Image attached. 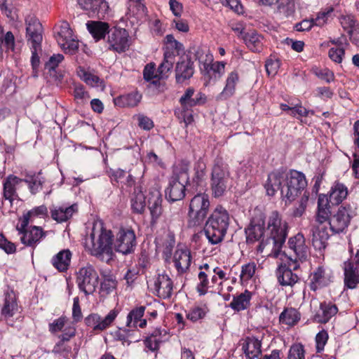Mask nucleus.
I'll return each instance as SVG.
<instances>
[{
	"mask_svg": "<svg viewBox=\"0 0 359 359\" xmlns=\"http://www.w3.org/2000/svg\"><path fill=\"white\" fill-rule=\"evenodd\" d=\"M306 186L307 181L304 174L295 170L289 172L275 170L269 174L264 183L268 196H273L280 191L281 198L285 203L294 201Z\"/></svg>",
	"mask_w": 359,
	"mask_h": 359,
	"instance_id": "nucleus-1",
	"label": "nucleus"
},
{
	"mask_svg": "<svg viewBox=\"0 0 359 359\" xmlns=\"http://www.w3.org/2000/svg\"><path fill=\"white\" fill-rule=\"evenodd\" d=\"M113 234L110 230L103 227L102 222L93 223L91 231L85 238L84 245L91 255L101 257L103 255H112Z\"/></svg>",
	"mask_w": 359,
	"mask_h": 359,
	"instance_id": "nucleus-2",
	"label": "nucleus"
},
{
	"mask_svg": "<svg viewBox=\"0 0 359 359\" xmlns=\"http://www.w3.org/2000/svg\"><path fill=\"white\" fill-rule=\"evenodd\" d=\"M230 223L228 211L221 205L217 206L208 218L204 233L211 245L220 243L224 238Z\"/></svg>",
	"mask_w": 359,
	"mask_h": 359,
	"instance_id": "nucleus-3",
	"label": "nucleus"
},
{
	"mask_svg": "<svg viewBox=\"0 0 359 359\" xmlns=\"http://www.w3.org/2000/svg\"><path fill=\"white\" fill-rule=\"evenodd\" d=\"M267 229L270 232V236L266 243L263 240L259 242L257 251L262 252L265 245L271 243L273 250L278 255L287 236V223L282 220L277 211H273L269 217Z\"/></svg>",
	"mask_w": 359,
	"mask_h": 359,
	"instance_id": "nucleus-4",
	"label": "nucleus"
},
{
	"mask_svg": "<svg viewBox=\"0 0 359 359\" xmlns=\"http://www.w3.org/2000/svg\"><path fill=\"white\" fill-rule=\"evenodd\" d=\"M231 181L229 165L222 158L214 161L210 173L212 194L218 198L224 194Z\"/></svg>",
	"mask_w": 359,
	"mask_h": 359,
	"instance_id": "nucleus-5",
	"label": "nucleus"
},
{
	"mask_svg": "<svg viewBox=\"0 0 359 359\" xmlns=\"http://www.w3.org/2000/svg\"><path fill=\"white\" fill-rule=\"evenodd\" d=\"M209 196L198 194L190 201L188 211V225L189 227L201 226L203 224L210 209Z\"/></svg>",
	"mask_w": 359,
	"mask_h": 359,
	"instance_id": "nucleus-6",
	"label": "nucleus"
},
{
	"mask_svg": "<svg viewBox=\"0 0 359 359\" xmlns=\"http://www.w3.org/2000/svg\"><path fill=\"white\" fill-rule=\"evenodd\" d=\"M26 25L27 41L31 43V64L34 71H36L40 64L39 53L41 51V24L37 19L30 18L29 20H26Z\"/></svg>",
	"mask_w": 359,
	"mask_h": 359,
	"instance_id": "nucleus-7",
	"label": "nucleus"
},
{
	"mask_svg": "<svg viewBox=\"0 0 359 359\" xmlns=\"http://www.w3.org/2000/svg\"><path fill=\"white\" fill-rule=\"evenodd\" d=\"M281 259L282 262L276 270L278 282L282 286L292 287L299 280V276L293 273V271L297 270L299 265L295 262V259H293L291 255L287 256L285 254V259L283 257Z\"/></svg>",
	"mask_w": 359,
	"mask_h": 359,
	"instance_id": "nucleus-8",
	"label": "nucleus"
},
{
	"mask_svg": "<svg viewBox=\"0 0 359 359\" xmlns=\"http://www.w3.org/2000/svg\"><path fill=\"white\" fill-rule=\"evenodd\" d=\"M76 283L86 295L93 294L99 284V276L94 267L87 264L80 268L76 273Z\"/></svg>",
	"mask_w": 359,
	"mask_h": 359,
	"instance_id": "nucleus-9",
	"label": "nucleus"
},
{
	"mask_svg": "<svg viewBox=\"0 0 359 359\" xmlns=\"http://www.w3.org/2000/svg\"><path fill=\"white\" fill-rule=\"evenodd\" d=\"M355 215L354 208L349 204L341 205L329 219L330 229L334 233L343 232Z\"/></svg>",
	"mask_w": 359,
	"mask_h": 359,
	"instance_id": "nucleus-10",
	"label": "nucleus"
},
{
	"mask_svg": "<svg viewBox=\"0 0 359 359\" xmlns=\"http://www.w3.org/2000/svg\"><path fill=\"white\" fill-rule=\"evenodd\" d=\"M118 313L117 309H114L104 318L98 313H90L85 318L84 323L86 326L92 328L95 333H100L111 325Z\"/></svg>",
	"mask_w": 359,
	"mask_h": 359,
	"instance_id": "nucleus-11",
	"label": "nucleus"
},
{
	"mask_svg": "<svg viewBox=\"0 0 359 359\" xmlns=\"http://www.w3.org/2000/svg\"><path fill=\"white\" fill-rule=\"evenodd\" d=\"M136 245V236L133 230L122 228L118 231L114 242V248L118 252L123 255L133 253Z\"/></svg>",
	"mask_w": 359,
	"mask_h": 359,
	"instance_id": "nucleus-12",
	"label": "nucleus"
},
{
	"mask_svg": "<svg viewBox=\"0 0 359 359\" xmlns=\"http://www.w3.org/2000/svg\"><path fill=\"white\" fill-rule=\"evenodd\" d=\"M55 39L65 53L74 54L79 48V41L74 39L73 32L66 22L60 25Z\"/></svg>",
	"mask_w": 359,
	"mask_h": 359,
	"instance_id": "nucleus-13",
	"label": "nucleus"
},
{
	"mask_svg": "<svg viewBox=\"0 0 359 359\" xmlns=\"http://www.w3.org/2000/svg\"><path fill=\"white\" fill-rule=\"evenodd\" d=\"M21 221L16 226L18 234L20 236V241L26 246L35 248L41 241L46 237V232L37 226H25L21 229Z\"/></svg>",
	"mask_w": 359,
	"mask_h": 359,
	"instance_id": "nucleus-14",
	"label": "nucleus"
},
{
	"mask_svg": "<svg viewBox=\"0 0 359 359\" xmlns=\"http://www.w3.org/2000/svg\"><path fill=\"white\" fill-rule=\"evenodd\" d=\"M109 49L118 53H123L130 47L128 32L123 28L113 27L108 35Z\"/></svg>",
	"mask_w": 359,
	"mask_h": 359,
	"instance_id": "nucleus-15",
	"label": "nucleus"
},
{
	"mask_svg": "<svg viewBox=\"0 0 359 359\" xmlns=\"http://www.w3.org/2000/svg\"><path fill=\"white\" fill-rule=\"evenodd\" d=\"M288 252L284 251L283 255L285 258V254L291 255L293 259L298 263V260L303 262L306 259L309 255V248L305 243V238L301 233L291 237L288 241Z\"/></svg>",
	"mask_w": 359,
	"mask_h": 359,
	"instance_id": "nucleus-16",
	"label": "nucleus"
},
{
	"mask_svg": "<svg viewBox=\"0 0 359 359\" xmlns=\"http://www.w3.org/2000/svg\"><path fill=\"white\" fill-rule=\"evenodd\" d=\"M79 4L90 15L97 16L99 18H104L109 8L105 0H79Z\"/></svg>",
	"mask_w": 359,
	"mask_h": 359,
	"instance_id": "nucleus-17",
	"label": "nucleus"
},
{
	"mask_svg": "<svg viewBox=\"0 0 359 359\" xmlns=\"http://www.w3.org/2000/svg\"><path fill=\"white\" fill-rule=\"evenodd\" d=\"M312 238L311 242L313 248L319 251L325 250L330 234L327 228L323 223H319L316 226H313L311 230Z\"/></svg>",
	"mask_w": 359,
	"mask_h": 359,
	"instance_id": "nucleus-18",
	"label": "nucleus"
},
{
	"mask_svg": "<svg viewBox=\"0 0 359 359\" xmlns=\"http://www.w3.org/2000/svg\"><path fill=\"white\" fill-rule=\"evenodd\" d=\"M18 310L16 294L13 290L8 288L4 292V304L1 308V318L8 320Z\"/></svg>",
	"mask_w": 359,
	"mask_h": 359,
	"instance_id": "nucleus-19",
	"label": "nucleus"
},
{
	"mask_svg": "<svg viewBox=\"0 0 359 359\" xmlns=\"http://www.w3.org/2000/svg\"><path fill=\"white\" fill-rule=\"evenodd\" d=\"M162 198L161 193L154 189L149 191L148 196V208L151 215V224L154 225L157 223L158 219L163 212Z\"/></svg>",
	"mask_w": 359,
	"mask_h": 359,
	"instance_id": "nucleus-20",
	"label": "nucleus"
},
{
	"mask_svg": "<svg viewBox=\"0 0 359 359\" xmlns=\"http://www.w3.org/2000/svg\"><path fill=\"white\" fill-rule=\"evenodd\" d=\"M184 182L180 180V177H172L165 191V198L171 202L183 199L185 196Z\"/></svg>",
	"mask_w": 359,
	"mask_h": 359,
	"instance_id": "nucleus-21",
	"label": "nucleus"
},
{
	"mask_svg": "<svg viewBox=\"0 0 359 359\" xmlns=\"http://www.w3.org/2000/svg\"><path fill=\"white\" fill-rule=\"evenodd\" d=\"M242 351L247 359H255L262 354V340L254 336L243 339Z\"/></svg>",
	"mask_w": 359,
	"mask_h": 359,
	"instance_id": "nucleus-22",
	"label": "nucleus"
},
{
	"mask_svg": "<svg viewBox=\"0 0 359 359\" xmlns=\"http://www.w3.org/2000/svg\"><path fill=\"white\" fill-rule=\"evenodd\" d=\"M173 284L168 275L159 274L154 282V290L158 297L162 299L170 298L172 293Z\"/></svg>",
	"mask_w": 359,
	"mask_h": 359,
	"instance_id": "nucleus-23",
	"label": "nucleus"
},
{
	"mask_svg": "<svg viewBox=\"0 0 359 359\" xmlns=\"http://www.w3.org/2000/svg\"><path fill=\"white\" fill-rule=\"evenodd\" d=\"M191 252L187 248L177 249L173 255V262L179 273H186L191 264Z\"/></svg>",
	"mask_w": 359,
	"mask_h": 359,
	"instance_id": "nucleus-24",
	"label": "nucleus"
},
{
	"mask_svg": "<svg viewBox=\"0 0 359 359\" xmlns=\"http://www.w3.org/2000/svg\"><path fill=\"white\" fill-rule=\"evenodd\" d=\"M264 233V221L262 219H253L245 229L246 241L248 243H255L260 241Z\"/></svg>",
	"mask_w": 359,
	"mask_h": 359,
	"instance_id": "nucleus-25",
	"label": "nucleus"
},
{
	"mask_svg": "<svg viewBox=\"0 0 359 359\" xmlns=\"http://www.w3.org/2000/svg\"><path fill=\"white\" fill-rule=\"evenodd\" d=\"M170 335L165 329L156 328L144 340V344L151 351L159 348L160 344L169 339Z\"/></svg>",
	"mask_w": 359,
	"mask_h": 359,
	"instance_id": "nucleus-26",
	"label": "nucleus"
},
{
	"mask_svg": "<svg viewBox=\"0 0 359 359\" xmlns=\"http://www.w3.org/2000/svg\"><path fill=\"white\" fill-rule=\"evenodd\" d=\"M194 88H189L180 97V103L184 111L205 102V97L203 94L198 93L194 95Z\"/></svg>",
	"mask_w": 359,
	"mask_h": 359,
	"instance_id": "nucleus-27",
	"label": "nucleus"
},
{
	"mask_svg": "<svg viewBox=\"0 0 359 359\" xmlns=\"http://www.w3.org/2000/svg\"><path fill=\"white\" fill-rule=\"evenodd\" d=\"M194 73V62L189 58L178 62L175 68V78L177 83L189 79Z\"/></svg>",
	"mask_w": 359,
	"mask_h": 359,
	"instance_id": "nucleus-28",
	"label": "nucleus"
},
{
	"mask_svg": "<svg viewBox=\"0 0 359 359\" xmlns=\"http://www.w3.org/2000/svg\"><path fill=\"white\" fill-rule=\"evenodd\" d=\"M86 27L95 41L104 39L111 30L109 24L102 21L90 20L86 23Z\"/></svg>",
	"mask_w": 359,
	"mask_h": 359,
	"instance_id": "nucleus-29",
	"label": "nucleus"
},
{
	"mask_svg": "<svg viewBox=\"0 0 359 359\" xmlns=\"http://www.w3.org/2000/svg\"><path fill=\"white\" fill-rule=\"evenodd\" d=\"M199 273L198 274V283L196 286V290L200 296L205 295L210 286L209 277L212 274L211 267L208 264H204L199 266Z\"/></svg>",
	"mask_w": 359,
	"mask_h": 359,
	"instance_id": "nucleus-30",
	"label": "nucleus"
},
{
	"mask_svg": "<svg viewBox=\"0 0 359 359\" xmlns=\"http://www.w3.org/2000/svg\"><path fill=\"white\" fill-rule=\"evenodd\" d=\"M145 306H140L132 309L127 316L126 327L129 328H144L147 325V320L143 319Z\"/></svg>",
	"mask_w": 359,
	"mask_h": 359,
	"instance_id": "nucleus-31",
	"label": "nucleus"
},
{
	"mask_svg": "<svg viewBox=\"0 0 359 359\" xmlns=\"http://www.w3.org/2000/svg\"><path fill=\"white\" fill-rule=\"evenodd\" d=\"M330 204L331 202H330L327 195H318V207L316 215V220L317 222L324 223L329 219L331 215Z\"/></svg>",
	"mask_w": 359,
	"mask_h": 359,
	"instance_id": "nucleus-32",
	"label": "nucleus"
},
{
	"mask_svg": "<svg viewBox=\"0 0 359 359\" xmlns=\"http://www.w3.org/2000/svg\"><path fill=\"white\" fill-rule=\"evenodd\" d=\"M337 312L338 308L335 304L324 302L320 303L319 310L314 316V319L317 323H326Z\"/></svg>",
	"mask_w": 359,
	"mask_h": 359,
	"instance_id": "nucleus-33",
	"label": "nucleus"
},
{
	"mask_svg": "<svg viewBox=\"0 0 359 359\" xmlns=\"http://www.w3.org/2000/svg\"><path fill=\"white\" fill-rule=\"evenodd\" d=\"M226 62H212L208 67V71H205L202 73L206 79V85L211 82H216L220 79L225 72Z\"/></svg>",
	"mask_w": 359,
	"mask_h": 359,
	"instance_id": "nucleus-34",
	"label": "nucleus"
},
{
	"mask_svg": "<svg viewBox=\"0 0 359 359\" xmlns=\"http://www.w3.org/2000/svg\"><path fill=\"white\" fill-rule=\"evenodd\" d=\"M344 285L349 289H354L359 284V269L353 267V264L344 263Z\"/></svg>",
	"mask_w": 359,
	"mask_h": 359,
	"instance_id": "nucleus-35",
	"label": "nucleus"
},
{
	"mask_svg": "<svg viewBox=\"0 0 359 359\" xmlns=\"http://www.w3.org/2000/svg\"><path fill=\"white\" fill-rule=\"evenodd\" d=\"M340 23L348 33L350 39L358 43L357 37L359 29V23H358L355 17L351 15H344L340 18Z\"/></svg>",
	"mask_w": 359,
	"mask_h": 359,
	"instance_id": "nucleus-36",
	"label": "nucleus"
},
{
	"mask_svg": "<svg viewBox=\"0 0 359 359\" xmlns=\"http://www.w3.org/2000/svg\"><path fill=\"white\" fill-rule=\"evenodd\" d=\"M77 211V205L73 204L69 206H59L51 210L52 218L57 222L62 223L70 219L74 213Z\"/></svg>",
	"mask_w": 359,
	"mask_h": 359,
	"instance_id": "nucleus-37",
	"label": "nucleus"
},
{
	"mask_svg": "<svg viewBox=\"0 0 359 359\" xmlns=\"http://www.w3.org/2000/svg\"><path fill=\"white\" fill-rule=\"evenodd\" d=\"M72 252L69 250H62L56 254L51 260L53 266L60 272L66 271L70 264Z\"/></svg>",
	"mask_w": 359,
	"mask_h": 359,
	"instance_id": "nucleus-38",
	"label": "nucleus"
},
{
	"mask_svg": "<svg viewBox=\"0 0 359 359\" xmlns=\"http://www.w3.org/2000/svg\"><path fill=\"white\" fill-rule=\"evenodd\" d=\"M252 292L246 290L244 292L233 296L229 307L237 312L245 310L250 306Z\"/></svg>",
	"mask_w": 359,
	"mask_h": 359,
	"instance_id": "nucleus-39",
	"label": "nucleus"
},
{
	"mask_svg": "<svg viewBox=\"0 0 359 359\" xmlns=\"http://www.w3.org/2000/svg\"><path fill=\"white\" fill-rule=\"evenodd\" d=\"M238 80L239 76L236 71H233L229 73L226 80V85L223 90L218 95V99L226 100L231 97L235 93L236 86Z\"/></svg>",
	"mask_w": 359,
	"mask_h": 359,
	"instance_id": "nucleus-40",
	"label": "nucleus"
},
{
	"mask_svg": "<svg viewBox=\"0 0 359 359\" xmlns=\"http://www.w3.org/2000/svg\"><path fill=\"white\" fill-rule=\"evenodd\" d=\"M347 195V187L342 183L337 182L331 187L328 199L332 205H337L341 203Z\"/></svg>",
	"mask_w": 359,
	"mask_h": 359,
	"instance_id": "nucleus-41",
	"label": "nucleus"
},
{
	"mask_svg": "<svg viewBox=\"0 0 359 359\" xmlns=\"http://www.w3.org/2000/svg\"><path fill=\"white\" fill-rule=\"evenodd\" d=\"M22 180L10 175L4 182V198L8 200L11 203L14 200L16 195V186L19 184Z\"/></svg>",
	"mask_w": 359,
	"mask_h": 359,
	"instance_id": "nucleus-42",
	"label": "nucleus"
},
{
	"mask_svg": "<svg viewBox=\"0 0 359 359\" xmlns=\"http://www.w3.org/2000/svg\"><path fill=\"white\" fill-rule=\"evenodd\" d=\"M184 52L182 43L177 41L172 34L165 36V46L163 55H169L170 57L175 58L177 55Z\"/></svg>",
	"mask_w": 359,
	"mask_h": 359,
	"instance_id": "nucleus-43",
	"label": "nucleus"
},
{
	"mask_svg": "<svg viewBox=\"0 0 359 359\" xmlns=\"http://www.w3.org/2000/svg\"><path fill=\"white\" fill-rule=\"evenodd\" d=\"M248 48L253 52H260L263 48L264 38L255 31L249 32L243 36Z\"/></svg>",
	"mask_w": 359,
	"mask_h": 359,
	"instance_id": "nucleus-44",
	"label": "nucleus"
},
{
	"mask_svg": "<svg viewBox=\"0 0 359 359\" xmlns=\"http://www.w3.org/2000/svg\"><path fill=\"white\" fill-rule=\"evenodd\" d=\"M48 215V209L46 205H40L34 208L25 214L20 219L21 221V229L27 226L29 222H32L36 217L43 218Z\"/></svg>",
	"mask_w": 359,
	"mask_h": 359,
	"instance_id": "nucleus-45",
	"label": "nucleus"
},
{
	"mask_svg": "<svg viewBox=\"0 0 359 359\" xmlns=\"http://www.w3.org/2000/svg\"><path fill=\"white\" fill-rule=\"evenodd\" d=\"M142 99V95L137 92L120 95L114 99V104L121 107H133L137 106Z\"/></svg>",
	"mask_w": 359,
	"mask_h": 359,
	"instance_id": "nucleus-46",
	"label": "nucleus"
},
{
	"mask_svg": "<svg viewBox=\"0 0 359 359\" xmlns=\"http://www.w3.org/2000/svg\"><path fill=\"white\" fill-rule=\"evenodd\" d=\"M145 198L142 187H135L131 198V208L134 212L141 214L144 212L146 206Z\"/></svg>",
	"mask_w": 359,
	"mask_h": 359,
	"instance_id": "nucleus-47",
	"label": "nucleus"
},
{
	"mask_svg": "<svg viewBox=\"0 0 359 359\" xmlns=\"http://www.w3.org/2000/svg\"><path fill=\"white\" fill-rule=\"evenodd\" d=\"M195 57L199 62L201 74L208 71V67L213 62V55L208 48L198 47L195 52Z\"/></svg>",
	"mask_w": 359,
	"mask_h": 359,
	"instance_id": "nucleus-48",
	"label": "nucleus"
},
{
	"mask_svg": "<svg viewBox=\"0 0 359 359\" xmlns=\"http://www.w3.org/2000/svg\"><path fill=\"white\" fill-rule=\"evenodd\" d=\"M301 314L294 308H285L280 314L279 321L282 324L290 326L296 325L300 320Z\"/></svg>",
	"mask_w": 359,
	"mask_h": 359,
	"instance_id": "nucleus-49",
	"label": "nucleus"
},
{
	"mask_svg": "<svg viewBox=\"0 0 359 359\" xmlns=\"http://www.w3.org/2000/svg\"><path fill=\"white\" fill-rule=\"evenodd\" d=\"M327 283L328 280L325 277V269L320 266L311 274L309 287L311 290L316 291L327 285Z\"/></svg>",
	"mask_w": 359,
	"mask_h": 359,
	"instance_id": "nucleus-50",
	"label": "nucleus"
},
{
	"mask_svg": "<svg viewBox=\"0 0 359 359\" xmlns=\"http://www.w3.org/2000/svg\"><path fill=\"white\" fill-rule=\"evenodd\" d=\"M163 56V60L158 68L159 79L168 77L167 74L172 69L175 61V59L170 57L169 55Z\"/></svg>",
	"mask_w": 359,
	"mask_h": 359,
	"instance_id": "nucleus-51",
	"label": "nucleus"
},
{
	"mask_svg": "<svg viewBox=\"0 0 359 359\" xmlns=\"http://www.w3.org/2000/svg\"><path fill=\"white\" fill-rule=\"evenodd\" d=\"M15 48V37L11 32H7L5 35L0 37V50L8 52L13 50Z\"/></svg>",
	"mask_w": 359,
	"mask_h": 359,
	"instance_id": "nucleus-52",
	"label": "nucleus"
},
{
	"mask_svg": "<svg viewBox=\"0 0 359 359\" xmlns=\"http://www.w3.org/2000/svg\"><path fill=\"white\" fill-rule=\"evenodd\" d=\"M76 334V328L74 326H69L65 328L63 333L59 336L60 341L55 346L53 351L61 352L62 344L69 341Z\"/></svg>",
	"mask_w": 359,
	"mask_h": 359,
	"instance_id": "nucleus-53",
	"label": "nucleus"
},
{
	"mask_svg": "<svg viewBox=\"0 0 359 359\" xmlns=\"http://www.w3.org/2000/svg\"><path fill=\"white\" fill-rule=\"evenodd\" d=\"M277 11L279 13L287 17L294 11V3L292 0H278Z\"/></svg>",
	"mask_w": 359,
	"mask_h": 359,
	"instance_id": "nucleus-54",
	"label": "nucleus"
},
{
	"mask_svg": "<svg viewBox=\"0 0 359 359\" xmlns=\"http://www.w3.org/2000/svg\"><path fill=\"white\" fill-rule=\"evenodd\" d=\"M134 333V330L128 328H118L114 333V338L116 341H120L124 345L127 344V345H130L131 341L128 339L130 338Z\"/></svg>",
	"mask_w": 359,
	"mask_h": 359,
	"instance_id": "nucleus-55",
	"label": "nucleus"
},
{
	"mask_svg": "<svg viewBox=\"0 0 359 359\" xmlns=\"http://www.w3.org/2000/svg\"><path fill=\"white\" fill-rule=\"evenodd\" d=\"M206 164L202 159H199L196 161L194 165V181L198 185L203 180L205 176Z\"/></svg>",
	"mask_w": 359,
	"mask_h": 359,
	"instance_id": "nucleus-56",
	"label": "nucleus"
},
{
	"mask_svg": "<svg viewBox=\"0 0 359 359\" xmlns=\"http://www.w3.org/2000/svg\"><path fill=\"white\" fill-rule=\"evenodd\" d=\"M79 75L86 84L92 87L98 86L99 83L101 82L100 79L97 76L86 72L83 69H80Z\"/></svg>",
	"mask_w": 359,
	"mask_h": 359,
	"instance_id": "nucleus-57",
	"label": "nucleus"
},
{
	"mask_svg": "<svg viewBox=\"0 0 359 359\" xmlns=\"http://www.w3.org/2000/svg\"><path fill=\"white\" fill-rule=\"evenodd\" d=\"M256 270L254 262L248 263L242 266L240 278L241 281H248L253 277Z\"/></svg>",
	"mask_w": 359,
	"mask_h": 359,
	"instance_id": "nucleus-58",
	"label": "nucleus"
},
{
	"mask_svg": "<svg viewBox=\"0 0 359 359\" xmlns=\"http://www.w3.org/2000/svg\"><path fill=\"white\" fill-rule=\"evenodd\" d=\"M305 351L301 344H294L289 349L288 359H304Z\"/></svg>",
	"mask_w": 359,
	"mask_h": 359,
	"instance_id": "nucleus-59",
	"label": "nucleus"
},
{
	"mask_svg": "<svg viewBox=\"0 0 359 359\" xmlns=\"http://www.w3.org/2000/svg\"><path fill=\"white\" fill-rule=\"evenodd\" d=\"M333 12L332 8H328L325 11L319 12L316 18H313V22L316 26L323 27L325 25L330 18H331Z\"/></svg>",
	"mask_w": 359,
	"mask_h": 359,
	"instance_id": "nucleus-60",
	"label": "nucleus"
},
{
	"mask_svg": "<svg viewBox=\"0 0 359 359\" xmlns=\"http://www.w3.org/2000/svg\"><path fill=\"white\" fill-rule=\"evenodd\" d=\"M0 10L10 20H14L15 19L16 14L13 11L11 0H0Z\"/></svg>",
	"mask_w": 359,
	"mask_h": 359,
	"instance_id": "nucleus-61",
	"label": "nucleus"
},
{
	"mask_svg": "<svg viewBox=\"0 0 359 359\" xmlns=\"http://www.w3.org/2000/svg\"><path fill=\"white\" fill-rule=\"evenodd\" d=\"M134 118L137 121L138 126L144 130H150L154 126L153 121L142 114H136Z\"/></svg>",
	"mask_w": 359,
	"mask_h": 359,
	"instance_id": "nucleus-62",
	"label": "nucleus"
},
{
	"mask_svg": "<svg viewBox=\"0 0 359 359\" xmlns=\"http://www.w3.org/2000/svg\"><path fill=\"white\" fill-rule=\"evenodd\" d=\"M116 287V280L111 277H106L101 283L100 290L102 292L108 294L111 293Z\"/></svg>",
	"mask_w": 359,
	"mask_h": 359,
	"instance_id": "nucleus-63",
	"label": "nucleus"
},
{
	"mask_svg": "<svg viewBox=\"0 0 359 359\" xmlns=\"http://www.w3.org/2000/svg\"><path fill=\"white\" fill-rule=\"evenodd\" d=\"M206 314V311L205 309L201 307H194L191 309L187 314V319L190 320L192 322H196L200 319H202L205 317Z\"/></svg>",
	"mask_w": 359,
	"mask_h": 359,
	"instance_id": "nucleus-64",
	"label": "nucleus"
}]
</instances>
